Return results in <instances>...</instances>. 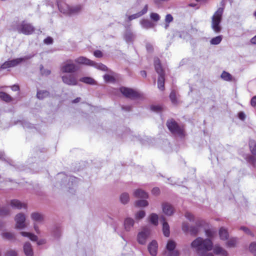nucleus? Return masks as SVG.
Wrapping results in <instances>:
<instances>
[{
    "label": "nucleus",
    "mask_w": 256,
    "mask_h": 256,
    "mask_svg": "<svg viewBox=\"0 0 256 256\" xmlns=\"http://www.w3.org/2000/svg\"><path fill=\"white\" fill-rule=\"evenodd\" d=\"M192 248L195 249L198 256H204L208 252L213 248V242L210 238H196L190 244Z\"/></svg>",
    "instance_id": "obj_1"
},
{
    "label": "nucleus",
    "mask_w": 256,
    "mask_h": 256,
    "mask_svg": "<svg viewBox=\"0 0 256 256\" xmlns=\"http://www.w3.org/2000/svg\"><path fill=\"white\" fill-rule=\"evenodd\" d=\"M11 30L13 31H17L19 34L28 36L34 33L36 28L32 24L24 20L20 22L19 21L12 22L11 24Z\"/></svg>",
    "instance_id": "obj_2"
},
{
    "label": "nucleus",
    "mask_w": 256,
    "mask_h": 256,
    "mask_svg": "<svg viewBox=\"0 0 256 256\" xmlns=\"http://www.w3.org/2000/svg\"><path fill=\"white\" fill-rule=\"evenodd\" d=\"M225 0H222L220 5L222 7L219 8L214 13L212 18L211 28L216 33L220 32L222 30L220 22L222 20V14L225 6Z\"/></svg>",
    "instance_id": "obj_3"
},
{
    "label": "nucleus",
    "mask_w": 256,
    "mask_h": 256,
    "mask_svg": "<svg viewBox=\"0 0 256 256\" xmlns=\"http://www.w3.org/2000/svg\"><path fill=\"white\" fill-rule=\"evenodd\" d=\"M154 64L155 70L158 74V87L160 90L164 91L165 89V72L162 68L161 62L158 58L156 57L154 58Z\"/></svg>",
    "instance_id": "obj_4"
},
{
    "label": "nucleus",
    "mask_w": 256,
    "mask_h": 256,
    "mask_svg": "<svg viewBox=\"0 0 256 256\" xmlns=\"http://www.w3.org/2000/svg\"><path fill=\"white\" fill-rule=\"evenodd\" d=\"M166 126L169 131L173 134H176L180 137L185 136L184 129L183 126H180L173 118L167 120Z\"/></svg>",
    "instance_id": "obj_5"
},
{
    "label": "nucleus",
    "mask_w": 256,
    "mask_h": 256,
    "mask_svg": "<svg viewBox=\"0 0 256 256\" xmlns=\"http://www.w3.org/2000/svg\"><path fill=\"white\" fill-rule=\"evenodd\" d=\"M119 90L124 97L132 100L144 98L143 94L132 88L121 86L119 88Z\"/></svg>",
    "instance_id": "obj_6"
},
{
    "label": "nucleus",
    "mask_w": 256,
    "mask_h": 256,
    "mask_svg": "<svg viewBox=\"0 0 256 256\" xmlns=\"http://www.w3.org/2000/svg\"><path fill=\"white\" fill-rule=\"evenodd\" d=\"M60 70L63 73L72 74L77 72L78 67L72 62V60L69 59L61 66Z\"/></svg>",
    "instance_id": "obj_7"
},
{
    "label": "nucleus",
    "mask_w": 256,
    "mask_h": 256,
    "mask_svg": "<svg viewBox=\"0 0 256 256\" xmlns=\"http://www.w3.org/2000/svg\"><path fill=\"white\" fill-rule=\"evenodd\" d=\"M24 59L22 58H17L13 60H8L7 61L4 62L0 66V72L2 70H6L8 68L14 67L18 66L22 62Z\"/></svg>",
    "instance_id": "obj_8"
},
{
    "label": "nucleus",
    "mask_w": 256,
    "mask_h": 256,
    "mask_svg": "<svg viewBox=\"0 0 256 256\" xmlns=\"http://www.w3.org/2000/svg\"><path fill=\"white\" fill-rule=\"evenodd\" d=\"M62 81L68 86H76L78 84L76 76L72 74L64 75L62 76Z\"/></svg>",
    "instance_id": "obj_9"
},
{
    "label": "nucleus",
    "mask_w": 256,
    "mask_h": 256,
    "mask_svg": "<svg viewBox=\"0 0 256 256\" xmlns=\"http://www.w3.org/2000/svg\"><path fill=\"white\" fill-rule=\"evenodd\" d=\"M182 229L185 233H187L189 232L190 235L192 236H196L200 231V229L198 226H192L190 227L188 224L186 222H183L182 223Z\"/></svg>",
    "instance_id": "obj_10"
},
{
    "label": "nucleus",
    "mask_w": 256,
    "mask_h": 256,
    "mask_svg": "<svg viewBox=\"0 0 256 256\" xmlns=\"http://www.w3.org/2000/svg\"><path fill=\"white\" fill-rule=\"evenodd\" d=\"M14 220L16 222V228L21 230L25 228L26 226L25 224L26 217L24 214L19 213L17 214L14 218Z\"/></svg>",
    "instance_id": "obj_11"
},
{
    "label": "nucleus",
    "mask_w": 256,
    "mask_h": 256,
    "mask_svg": "<svg viewBox=\"0 0 256 256\" xmlns=\"http://www.w3.org/2000/svg\"><path fill=\"white\" fill-rule=\"evenodd\" d=\"M150 234V232L148 229H144V230L139 232L137 236L138 242L140 244H145Z\"/></svg>",
    "instance_id": "obj_12"
},
{
    "label": "nucleus",
    "mask_w": 256,
    "mask_h": 256,
    "mask_svg": "<svg viewBox=\"0 0 256 256\" xmlns=\"http://www.w3.org/2000/svg\"><path fill=\"white\" fill-rule=\"evenodd\" d=\"M162 212L167 216H171L174 213V208L169 202H164L162 204Z\"/></svg>",
    "instance_id": "obj_13"
},
{
    "label": "nucleus",
    "mask_w": 256,
    "mask_h": 256,
    "mask_svg": "<svg viewBox=\"0 0 256 256\" xmlns=\"http://www.w3.org/2000/svg\"><path fill=\"white\" fill-rule=\"evenodd\" d=\"M56 2L60 12L64 14L68 15L70 6L61 0H56Z\"/></svg>",
    "instance_id": "obj_14"
},
{
    "label": "nucleus",
    "mask_w": 256,
    "mask_h": 256,
    "mask_svg": "<svg viewBox=\"0 0 256 256\" xmlns=\"http://www.w3.org/2000/svg\"><path fill=\"white\" fill-rule=\"evenodd\" d=\"M56 2L60 12L64 14L68 15L70 6L61 0H56Z\"/></svg>",
    "instance_id": "obj_15"
},
{
    "label": "nucleus",
    "mask_w": 256,
    "mask_h": 256,
    "mask_svg": "<svg viewBox=\"0 0 256 256\" xmlns=\"http://www.w3.org/2000/svg\"><path fill=\"white\" fill-rule=\"evenodd\" d=\"M75 62L78 64L92 66L94 65L95 62L86 57L80 56L75 60Z\"/></svg>",
    "instance_id": "obj_16"
},
{
    "label": "nucleus",
    "mask_w": 256,
    "mask_h": 256,
    "mask_svg": "<svg viewBox=\"0 0 256 256\" xmlns=\"http://www.w3.org/2000/svg\"><path fill=\"white\" fill-rule=\"evenodd\" d=\"M160 220L162 223V232L164 235L166 237H169L170 234V226L168 222H166V218L162 216L160 218Z\"/></svg>",
    "instance_id": "obj_17"
},
{
    "label": "nucleus",
    "mask_w": 256,
    "mask_h": 256,
    "mask_svg": "<svg viewBox=\"0 0 256 256\" xmlns=\"http://www.w3.org/2000/svg\"><path fill=\"white\" fill-rule=\"evenodd\" d=\"M158 242L156 240H152L148 245V248L150 254L152 256H156L158 252Z\"/></svg>",
    "instance_id": "obj_18"
},
{
    "label": "nucleus",
    "mask_w": 256,
    "mask_h": 256,
    "mask_svg": "<svg viewBox=\"0 0 256 256\" xmlns=\"http://www.w3.org/2000/svg\"><path fill=\"white\" fill-rule=\"evenodd\" d=\"M148 10V6L146 4L144 6V8L141 11L136 14L129 16L128 17V20L131 21L134 19L140 17L141 16H143L144 14H146Z\"/></svg>",
    "instance_id": "obj_19"
},
{
    "label": "nucleus",
    "mask_w": 256,
    "mask_h": 256,
    "mask_svg": "<svg viewBox=\"0 0 256 256\" xmlns=\"http://www.w3.org/2000/svg\"><path fill=\"white\" fill-rule=\"evenodd\" d=\"M218 234L220 238L222 240H226L228 239L229 233L226 228L222 226L219 228Z\"/></svg>",
    "instance_id": "obj_20"
},
{
    "label": "nucleus",
    "mask_w": 256,
    "mask_h": 256,
    "mask_svg": "<svg viewBox=\"0 0 256 256\" xmlns=\"http://www.w3.org/2000/svg\"><path fill=\"white\" fill-rule=\"evenodd\" d=\"M50 92L47 90H38L36 92V98L40 100H43L44 98L50 97Z\"/></svg>",
    "instance_id": "obj_21"
},
{
    "label": "nucleus",
    "mask_w": 256,
    "mask_h": 256,
    "mask_svg": "<svg viewBox=\"0 0 256 256\" xmlns=\"http://www.w3.org/2000/svg\"><path fill=\"white\" fill-rule=\"evenodd\" d=\"M24 252L26 256H34V252L32 245L29 242H26L24 244Z\"/></svg>",
    "instance_id": "obj_22"
},
{
    "label": "nucleus",
    "mask_w": 256,
    "mask_h": 256,
    "mask_svg": "<svg viewBox=\"0 0 256 256\" xmlns=\"http://www.w3.org/2000/svg\"><path fill=\"white\" fill-rule=\"evenodd\" d=\"M134 224V220L131 218H126L124 222V229L126 231H130L132 228H133Z\"/></svg>",
    "instance_id": "obj_23"
},
{
    "label": "nucleus",
    "mask_w": 256,
    "mask_h": 256,
    "mask_svg": "<svg viewBox=\"0 0 256 256\" xmlns=\"http://www.w3.org/2000/svg\"><path fill=\"white\" fill-rule=\"evenodd\" d=\"M10 206L15 209L20 210L22 208H26V206L18 200L14 199L10 200Z\"/></svg>",
    "instance_id": "obj_24"
},
{
    "label": "nucleus",
    "mask_w": 256,
    "mask_h": 256,
    "mask_svg": "<svg viewBox=\"0 0 256 256\" xmlns=\"http://www.w3.org/2000/svg\"><path fill=\"white\" fill-rule=\"evenodd\" d=\"M124 38L127 43H132L136 38V36L130 30H127L124 34Z\"/></svg>",
    "instance_id": "obj_25"
},
{
    "label": "nucleus",
    "mask_w": 256,
    "mask_h": 256,
    "mask_svg": "<svg viewBox=\"0 0 256 256\" xmlns=\"http://www.w3.org/2000/svg\"><path fill=\"white\" fill-rule=\"evenodd\" d=\"M134 196L138 198H148V194L144 190L140 188L137 189L134 192Z\"/></svg>",
    "instance_id": "obj_26"
},
{
    "label": "nucleus",
    "mask_w": 256,
    "mask_h": 256,
    "mask_svg": "<svg viewBox=\"0 0 256 256\" xmlns=\"http://www.w3.org/2000/svg\"><path fill=\"white\" fill-rule=\"evenodd\" d=\"M212 250L214 253L217 255L221 254L222 256H224V254H227V251L223 249L218 244H215L214 246H213Z\"/></svg>",
    "instance_id": "obj_27"
},
{
    "label": "nucleus",
    "mask_w": 256,
    "mask_h": 256,
    "mask_svg": "<svg viewBox=\"0 0 256 256\" xmlns=\"http://www.w3.org/2000/svg\"><path fill=\"white\" fill-rule=\"evenodd\" d=\"M142 27L145 29L152 28L154 24L150 20L147 19H142L140 22Z\"/></svg>",
    "instance_id": "obj_28"
},
{
    "label": "nucleus",
    "mask_w": 256,
    "mask_h": 256,
    "mask_svg": "<svg viewBox=\"0 0 256 256\" xmlns=\"http://www.w3.org/2000/svg\"><path fill=\"white\" fill-rule=\"evenodd\" d=\"M82 10V6L78 5L70 7V12H68V16H71L75 14H78Z\"/></svg>",
    "instance_id": "obj_29"
},
{
    "label": "nucleus",
    "mask_w": 256,
    "mask_h": 256,
    "mask_svg": "<svg viewBox=\"0 0 256 256\" xmlns=\"http://www.w3.org/2000/svg\"><path fill=\"white\" fill-rule=\"evenodd\" d=\"M169 98L173 105L177 106L178 104V100L176 98V92L175 90H171L169 95Z\"/></svg>",
    "instance_id": "obj_30"
},
{
    "label": "nucleus",
    "mask_w": 256,
    "mask_h": 256,
    "mask_svg": "<svg viewBox=\"0 0 256 256\" xmlns=\"http://www.w3.org/2000/svg\"><path fill=\"white\" fill-rule=\"evenodd\" d=\"M20 234L24 237L28 238L32 242L38 241V236L34 234L26 232H21Z\"/></svg>",
    "instance_id": "obj_31"
},
{
    "label": "nucleus",
    "mask_w": 256,
    "mask_h": 256,
    "mask_svg": "<svg viewBox=\"0 0 256 256\" xmlns=\"http://www.w3.org/2000/svg\"><path fill=\"white\" fill-rule=\"evenodd\" d=\"M204 233L206 236V238L212 240L216 234V230L214 228H207L204 230Z\"/></svg>",
    "instance_id": "obj_32"
},
{
    "label": "nucleus",
    "mask_w": 256,
    "mask_h": 256,
    "mask_svg": "<svg viewBox=\"0 0 256 256\" xmlns=\"http://www.w3.org/2000/svg\"><path fill=\"white\" fill-rule=\"evenodd\" d=\"M79 80L82 82L90 85H94L96 81L94 78L89 76H84L80 78Z\"/></svg>",
    "instance_id": "obj_33"
},
{
    "label": "nucleus",
    "mask_w": 256,
    "mask_h": 256,
    "mask_svg": "<svg viewBox=\"0 0 256 256\" xmlns=\"http://www.w3.org/2000/svg\"><path fill=\"white\" fill-rule=\"evenodd\" d=\"M150 222L155 226H157L158 224V215L155 213H152L149 216Z\"/></svg>",
    "instance_id": "obj_34"
},
{
    "label": "nucleus",
    "mask_w": 256,
    "mask_h": 256,
    "mask_svg": "<svg viewBox=\"0 0 256 256\" xmlns=\"http://www.w3.org/2000/svg\"><path fill=\"white\" fill-rule=\"evenodd\" d=\"M221 78L224 81L230 82L232 80L233 77L232 75L226 72L223 71L220 76Z\"/></svg>",
    "instance_id": "obj_35"
},
{
    "label": "nucleus",
    "mask_w": 256,
    "mask_h": 256,
    "mask_svg": "<svg viewBox=\"0 0 256 256\" xmlns=\"http://www.w3.org/2000/svg\"><path fill=\"white\" fill-rule=\"evenodd\" d=\"M120 202L122 204H127L130 201L129 194L127 192H124L120 196Z\"/></svg>",
    "instance_id": "obj_36"
},
{
    "label": "nucleus",
    "mask_w": 256,
    "mask_h": 256,
    "mask_svg": "<svg viewBox=\"0 0 256 256\" xmlns=\"http://www.w3.org/2000/svg\"><path fill=\"white\" fill-rule=\"evenodd\" d=\"M248 144L251 153L256 156V142L254 140H250Z\"/></svg>",
    "instance_id": "obj_37"
},
{
    "label": "nucleus",
    "mask_w": 256,
    "mask_h": 256,
    "mask_svg": "<svg viewBox=\"0 0 256 256\" xmlns=\"http://www.w3.org/2000/svg\"><path fill=\"white\" fill-rule=\"evenodd\" d=\"M0 98L7 102H10L12 100V97L6 92H0Z\"/></svg>",
    "instance_id": "obj_38"
},
{
    "label": "nucleus",
    "mask_w": 256,
    "mask_h": 256,
    "mask_svg": "<svg viewBox=\"0 0 256 256\" xmlns=\"http://www.w3.org/2000/svg\"><path fill=\"white\" fill-rule=\"evenodd\" d=\"M32 219L36 222H42L43 220L42 214L38 212H33L31 214Z\"/></svg>",
    "instance_id": "obj_39"
},
{
    "label": "nucleus",
    "mask_w": 256,
    "mask_h": 256,
    "mask_svg": "<svg viewBox=\"0 0 256 256\" xmlns=\"http://www.w3.org/2000/svg\"><path fill=\"white\" fill-rule=\"evenodd\" d=\"M10 214V210L8 208L3 206L0 208V216H6Z\"/></svg>",
    "instance_id": "obj_40"
},
{
    "label": "nucleus",
    "mask_w": 256,
    "mask_h": 256,
    "mask_svg": "<svg viewBox=\"0 0 256 256\" xmlns=\"http://www.w3.org/2000/svg\"><path fill=\"white\" fill-rule=\"evenodd\" d=\"M52 236L56 238H58L61 236V230L60 226H56L52 230Z\"/></svg>",
    "instance_id": "obj_41"
},
{
    "label": "nucleus",
    "mask_w": 256,
    "mask_h": 256,
    "mask_svg": "<svg viewBox=\"0 0 256 256\" xmlns=\"http://www.w3.org/2000/svg\"><path fill=\"white\" fill-rule=\"evenodd\" d=\"M148 205V202L146 200H140L135 202V206L138 207H145Z\"/></svg>",
    "instance_id": "obj_42"
},
{
    "label": "nucleus",
    "mask_w": 256,
    "mask_h": 256,
    "mask_svg": "<svg viewBox=\"0 0 256 256\" xmlns=\"http://www.w3.org/2000/svg\"><path fill=\"white\" fill-rule=\"evenodd\" d=\"M222 36H218L214 38H213L211 39L210 41V43L212 45H217L220 43L222 40Z\"/></svg>",
    "instance_id": "obj_43"
},
{
    "label": "nucleus",
    "mask_w": 256,
    "mask_h": 256,
    "mask_svg": "<svg viewBox=\"0 0 256 256\" xmlns=\"http://www.w3.org/2000/svg\"><path fill=\"white\" fill-rule=\"evenodd\" d=\"M92 66L94 67L95 68H97L98 70H101L104 72H106L108 71V67L104 64L102 63H96L95 62V64L94 66Z\"/></svg>",
    "instance_id": "obj_44"
},
{
    "label": "nucleus",
    "mask_w": 256,
    "mask_h": 256,
    "mask_svg": "<svg viewBox=\"0 0 256 256\" xmlns=\"http://www.w3.org/2000/svg\"><path fill=\"white\" fill-rule=\"evenodd\" d=\"M176 246V242L172 240H169L166 246V248L168 251H172L175 250Z\"/></svg>",
    "instance_id": "obj_45"
},
{
    "label": "nucleus",
    "mask_w": 256,
    "mask_h": 256,
    "mask_svg": "<svg viewBox=\"0 0 256 256\" xmlns=\"http://www.w3.org/2000/svg\"><path fill=\"white\" fill-rule=\"evenodd\" d=\"M238 242L237 238H232L226 243V245L228 247H234L236 246Z\"/></svg>",
    "instance_id": "obj_46"
},
{
    "label": "nucleus",
    "mask_w": 256,
    "mask_h": 256,
    "mask_svg": "<svg viewBox=\"0 0 256 256\" xmlns=\"http://www.w3.org/2000/svg\"><path fill=\"white\" fill-rule=\"evenodd\" d=\"M19 122L24 128H32L34 127L31 123L26 120H21Z\"/></svg>",
    "instance_id": "obj_47"
},
{
    "label": "nucleus",
    "mask_w": 256,
    "mask_h": 256,
    "mask_svg": "<svg viewBox=\"0 0 256 256\" xmlns=\"http://www.w3.org/2000/svg\"><path fill=\"white\" fill-rule=\"evenodd\" d=\"M246 160L247 162L251 164L253 166H255L256 162V158L252 155H248L246 158Z\"/></svg>",
    "instance_id": "obj_48"
},
{
    "label": "nucleus",
    "mask_w": 256,
    "mask_h": 256,
    "mask_svg": "<svg viewBox=\"0 0 256 256\" xmlns=\"http://www.w3.org/2000/svg\"><path fill=\"white\" fill-rule=\"evenodd\" d=\"M240 230H243L246 234L252 237L254 236V234L250 230L245 226H241L240 228Z\"/></svg>",
    "instance_id": "obj_49"
},
{
    "label": "nucleus",
    "mask_w": 256,
    "mask_h": 256,
    "mask_svg": "<svg viewBox=\"0 0 256 256\" xmlns=\"http://www.w3.org/2000/svg\"><path fill=\"white\" fill-rule=\"evenodd\" d=\"M249 250L254 256H256V242H252L250 244Z\"/></svg>",
    "instance_id": "obj_50"
},
{
    "label": "nucleus",
    "mask_w": 256,
    "mask_h": 256,
    "mask_svg": "<svg viewBox=\"0 0 256 256\" xmlns=\"http://www.w3.org/2000/svg\"><path fill=\"white\" fill-rule=\"evenodd\" d=\"M150 110L153 112H160L162 110V108L160 105H151Z\"/></svg>",
    "instance_id": "obj_51"
},
{
    "label": "nucleus",
    "mask_w": 256,
    "mask_h": 256,
    "mask_svg": "<svg viewBox=\"0 0 256 256\" xmlns=\"http://www.w3.org/2000/svg\"><path fill=\"white\" fill-rule=\"evenodd\" d=\"M196 226H198L200 229V228L204 227L206 224V222L200 218H198L195 222Z\"/></svg>",
    "instance_id": "obj_52"
},
{
    "label": "nucleus",
    "mask_w": 256,
    "mask_h": 256,
    "mask_svg": "<svg viewBox=\"0 0 256 256\" xmlns=\"http://www.w3.org/2000/svg\"><path fill=\"white\" fill-rule=\"evenodd\" d=\"M146 216V212L144 210H140L135 214V218L136 220L143 218Z\"/></svg>",
    "instance_id": "obj_53"
},
{
    "label": "nucleus",
    "mask_w": 256,
    "mask_h": 256,
    "mask_svg": "<svg viewBox=\"0 0 256 256\" xmlns=\"http://www.w3.org/2000/svg\"><path fill=\"white\" fill-rule=\"evenodd\" d=\"M2 237L6 238V239H8L10 240L15 238L14 234H12L10 232H8L2 233Z\"/></svg>",
    "instance_id": "obj_54"
},
{
    "label": "nucleus",
    "mask_w": 256,
    "mask_h": 256,
    "mask_svg": "<svg viewBox=\"0 0 256 256\" xmlns=\"http://www.w3.org/2000/svg\"><path fill=\"white\" fill-rule=\"evenodd\" d=\"M103 78H104V80L106 82H114L115 81L114 78L113 76H112L111 75H110V74H104L103 76Z\"/></svg>",
    "instance_id": "obj_55"
},
{
    "label": "nucleus",
    "mask_w": 256,
    "mask_h": 256,
    "mask_svg": "<svg viewBox=\"0 0 256 256\" xmlns=\"http://www.w3.org/2000/svg\"><path fill=\"white\" fill-rule=\"evenodd\" d=\"M150 18L154 22H158L160 20V15L156 12H152L150 14Z\"/></svg>",
    "instance_id": "obj_56"
},
{
    "label": "nucleus",
    "mask_w": 256,
    "mask_h": 256,
    "mask_svg": "<svg viewBox=\"0 0 256 256\" xmlns=\"http://www.w3.org/2000/svg\"><path fill=\"white\" fill-rule=\"evenodd\" d=\"M186 218L190 222H194V216L190 212H186L185 214Z\"/></svg>",
    "instance_id": "obj_57"
},
{
    "label": "nucleus",
    "mask_w": 256,
    "mask_h": 256,
    "mask_svg": "<svg viewBox=\"0 0 256 256\" xmlns=\"http://www.w3.org/2000/svg\"><path fill=\"white\" fill-rule=\"evenodd\" d=\"M146 48L148 52L152 53L154 51L153 46L150 42H148L146 44Z\"/></svg>",
    "instance_id": "obj_58"
},
{
    "label": "nucleus",
    "mask_w": 256,
    "mask_h": 256,
    "mask_svg": "<svg viewBox=\"0 0 256 256\" xmlns=\"http://www.w3.org/2000/svg\"><path fill=\"white\" fill-rule=\"evenodd\" d=\"M18 253L16 251L13 250H10L7 251L5 254V256H17Z\"/></svg>",
    "instance_id": "obj_59"
},
{
    "label": "nucleus",
    "mask_w": 256,
    "mask_h": 256,
    "mask_svg": "<svg viewBox=\"0 0 256 256\" xmlns=\"http://www.w3.org/2000/svg\"><path fill=\"white\" fill-rule=\"evenodd\" d=\"M173 20H174V18H173L171 14H168L166 16L165 20H164L165 22L170 23V22H172L173 21Z\"/></svg>",
    "instance_id": "obj_60"
},
{
    "label": "nucleus",
    "mask_w": 256,
    "mask_h": 256,
    "mask_svg": "<svg viewBox=\"0 0 256 256\" xmlns=\"http://www.w3.org/2000/svg\"><path fill=\"white\" fill-rule=\"evenodd\" d=\"M160 193V190L159 188L154 187L152 190V194L154 196H158Z\"/></svg>",
    "instance_id": "obj_61"
},
{
    "label": "nucleus",
    "mask_w": 256,
    "mask_h": 256,
    "mask_svg": "<svg viewBox=\"0 0 256 256\" xmlns=\"http://www.w3.org/2000/svg\"><path fill=\"white\" fill-rule=\"evenodd\" d=\"M44 42L47 44H50L53 43V38L50 36L46 37L44 40Z\"/></svg>",
    "instance_id": "obj_62"
},
{
    "label": "nucleus",
    "mask_w": 256,
    "mask_h": 256,
    "mask_svg": "<svg viewBox=\"0 0 256 256\" xmlns=\"http://www.w3.org/2000/svg\"><path fill=\"white\" fill-rule=\"evenodd\" d=\"M180 252L178 250H173L172 251L169 252V254L168 256H178Z\"/></svg>",
    "instance_id": "obj_63"
},
{
    "label": "nucleus",
    "mask_w": 256,
    "mask_h": 256,
    "mask_svg": "<svg viewBox=\"0 0 256 256\" xmlns=\"http://www.w3.org/2000/svg\"><path fill=\"white\" fill-rule=\"evenodd\" d=\"M94 54L96 58H100L103 56L102 53L100 50H96L94 52Z\"/></svg>",
    "instance_id": "obj_64"
}]
</instances>
